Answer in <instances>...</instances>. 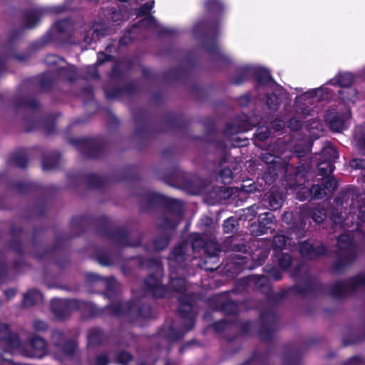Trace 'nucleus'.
<instances>
[{
	"label": "nucleus",
	"mask_w": 365,
	"mask_h": 365,
	"mask_svg": "<svg viewBox=\"0 0 365 365\" xmlns=\"http://www.w3.org/2000/svg\"><path fill=\"white\" fill-rule=\"evenodd\" d=\"M39 21V15L36 11H31L24 15V25L29 29L34 27Z\"/></svg>",
	"instance_id": "obj_32"
},
{
	"label": "nucleus",
	"mask_w": 365,
	"mask_h": 365,
	"mask_svg": "<svg viewBox=\"0 0 365 365\" xmlns=\"http://www.w3.org/2000/svg\"><path fill=\"white\" fill-rule=\"evenodd\" d=\"M259 209V206L257 205H253L250 207H248L247 208L242 210V213L240 215V218H243L245 220L251 221L256 216Z\"/></svg>",
	"instance_id": "obj_34"
},
{
	"label": "nucleus",
	"mask_w": 365,
	"mask_h": 365,
	"mask_svg": "<svg viewBox=\"0 0 365 365\" xmlns=\"http://www.w3.org/2000/svg\"><path fill=\"white\" fill-rule=\"evenodd\" d=\"M33 327L36 331H45L48 328L47 324L42 320H34L33 322Z\"/></svg>",
	"instance_id": "obj_58"
},
{
	"label": "nucleus",
	"mask_w": 365,
	"mask_h": 365,
	"mask_svg": "<svg viewBox=\"0 0 365 365\" xmlns=\"http://www.w3.org/2000/svg\"><path fill=\"white\" fill-rule=\"evenodd\" d=\"M140 267L153 269L155 274H150L145 280V287L155 297H163L168 293V289L161 283L163 267L160 261L157 259H149L140 263Z\"/></svg>",
	"instance_id": "obj_6"
},
{
	"label": "nucleus",
	"mask_w": 365,
	"mask_h": 365,
	"mask_svg": "<svg viewBox=\"0 0 365 365\" xmlns=\"http://www.w3.org/2000/svg\"><path fill=\"white\" fill-rule=\"evenodd\" d=\"M322 155L325 158L324 160L331 161L334 163V160L339 158V153L335 148L329 146L323 149Z\"/></svg>",
	"instance_id": "obj_39"
},
{
	"label": "nucleus",
	"mask_w": 365,
	"mask_h": 365,
	"mask_svg": "<svg viewBox=\"0 0 365 365\" xmlns=\"http://www.w3.org/2000/svg\"><path fill=\"white\" fill-rule=\"evenodd\" d=\"M337 188V182L333 178H324L320 185H314L310 189V195L314 199H322L332 194Z\"/></svg>",
	"instance_id": "obj_16"
},
{
	"label": "nucleus",
	"mask_w": 365,
	"mask_h": 365,
	"mask_svg": "<svg viewBox=\"0 0 365 365\" xmlns=\"http://www.w3.org/2000/svg\"><path fill=\"white\" fill-rule=\"evenodd\" d=\"M272 333V327H264L260 330L259 335L262 339L267 340V339H268V338H269L271 336Z\"/></svg>",
	"instance_id": "obj_61"
},
{
	"label": "nucleus",
	"mask_w": 365,
	"mask_h": 365,
	"mask_svg": "<svg viewBox=\"0 0 365 365\" xmlns=\"http://www.w3.org/2000/svg\"><path fill=\"white\" fill-rule=\"evenodd\" d=\"M205 6L210 11H218L223 7L222 4L219 0H207Z\"/></svg>",
	"instance_id": "obj_49"
},
{
	"label": "nucleus",
	"mask_w": 365,
	"mask_h": 365,
	"mask_svg": "<svg viewBox=\"0 0 365 365\" xmlns=\"http://www.w3.org/2000/svg\"><path fill=\"white\" fill-rule=\"evenodd\" d=\"M109 309L113 315L128 316L132 321L139 317L148 318L151 316V309L148 305L140 306V304L136 302L123 303L117 299L116 302H112Z\"/></svg>",
	"instance_id": "obj_7"
},
{
	"label": "nucleus",
	"mask_w": 365,
	"mask_h": 365,
	"mask_svg": "<svg viewBox=\"0 0 365 365\" xmlns=\"http://www.w3.org/2000/svg\"><path fill=\"white\" fill-rule=\"evenodd\" d=\"M328 82L318 88L311 89L296 97L294 104L297 113L305 116L313 115L316 112L312 106L314 101H327L331 98L333 92L328 88Z\"/></svg>",
	"instance_id": "obj_4"
},
{
	"label": "nucleus",
	"mask_w": 365,
	"mask_h": 365,
	"mask_svg": "<svg viewBox=\"0 0 365 365\" xmlns=\"http://www.w3.org/2000/svg\"><path fill=\"white\" fill-rule=\"evenodd\" d=\"M294 110H296L295 104L294 103ZM301 115L303 118H305L306 116L302 114L301 113H297V111H295V115L292 117L288 123V128L294 131L299 130L302 126V123L301 120L299 118V115Z\"/></svg>",
	"instance_id": "obj_36"
},
{
	"label": "nucleus",
	"mask_w": 365,
	"mask_h": 365,
	"mask_svg": "<svg viewBox=\"0 0 365 365\" xmlns=\"http://www.w3.org/2000/svg\"><path fill=\"white\" fill-rule=\"evenodd\" d=\"M354 141L359 147H365V128H358L354 135Z\"/></svg>",
	"instance_id": "obj_47"
},
{
	"label": "nucleus",
	"mask_w": 365,
	"mask_h": 365,
	"mask_svg": "<svg viewBox=\"0 0 365 365\" xmlns=\"http://www.w3.org/2000/svg\"><path fill=\"white\" fill-rule=\"evenodd\" d=\"M97 260L103 266H110L117 262L113 257L108 253L100 254L97 257Z\"/></svg>",
	"instance_id": "obj_43"
},
{
	"label": "nucleus",
	"mask_w": 365,
	"mask_h": 365,
	"mask_svg": "<svg viewBox=\"0 0 365 365\" xmlns=\"http://www.w3.org/2000/svg\"><path fill=\"white\" fill-rule=\"evenodd\" d=\"M104 334L98 328L91 329L87 335L88 349L94 348L104 340Z\"/></svg>",
	"instance_id": "obj_27"
},
{
	"label": "nucleus",
	"mask_w": 365,
	"mask_h": 365,
	"mask_svg": "<svg viewBox=\"0 0 365 365\" xmlns=\"http://www.w3.org/2000/svg\"><path fill=\"white\" fill-rule=\"evenodd\" d=\"M148 200L150 205H154L162 202L164 197L158 193L151 192L148 195Z\"/></svg>",
	"instance_id": "obj_56"
},
{
	"label": "nucleus",
	"mask_w": 365,
	"mask_h": 365,
	"mask_svg": "<svg viewBox=\"0 0 365 365\" xmlns=\"http://www.w3.org/2000/svg\"><path fill=\"white\" fill-rule=\"evenodd\" d=\"M359 190L354 186H349L344 189L337 199V203L341 205H348L350 201V207L354 215L361 222H365V200H359Z\"/></svg>",
	"instance_id": "obj_11"
},
{
	"label": "nucleus",
	"mask_w": 365,
	"mask_h": 365,
	"mask_svg": "<svg viewBox=\"0 0 365 365\" xmlns=\"http://www.w3.org/2000/svg\"><path fill=\"white\" fill-rule=\"evenodd\" d=\"M128 18V16H122L121 14L118 11H113L112 16L110 17L111 20L116 23V24H119L120 21L125 20Z\"/></svg>",
	"instance_id": "obj_59"
},
{
	"label": "nucleus",
	"mask_w": 365,
	"mask_h": 365,
	"mask_svg": "<svg viewBox=\"0 0 365 365\" xmlns=\"http://www.w3.org/2000/svg\"><path fill=\"white\" fill-rule=\"evenodd\" d=\"M294 289L299 294H302V295H307V294H308L311 292V290L312 289V285L310 283H308L305 286V287H301L297 285V286L294 287Z\"/></svg>",
	"instance_id": "obj_60"
},
{
	"label": "nucleus",
	"mask_w": 365,
	"mask_h": 365,
	"mask_svg": "<svg viewBox=\"0 0 365 365\" xmlns=\"http://www.w3.org/2000/svg\"><path fill=\"white\" fill-rule=\"evenodd\" d=\"M130 237V235H125L123 236V239L120 242V244L123 246H130V247H135L138 246L140 243V240H138L135 242H130L128 240V238Z\"/></svg>",
	"instance_id": "obj_62"
},
{
	"label": "nucleus",
	"mask_w": 365,
	"mask_h": 365,
	"mask_svg": "<svg viewBox=\"0 0 365 365\" xmlns=\"http://www.w3.org/2000/svg\"><path fill=\"white\" fill-rule=\"evenodd\" d=\"M354 81V76L351 73H339L335 78L329 80L328 84L338 85L341 88H349Z\"/></svg>",
	"instance_id": "obj_26"
},
{
	"label": "nucleus",
	"mask_w": 365,
	"mask_h": 365,
	"mask_svg": "<svg viewBox=\"0 0 365 365\" xmlns=\"http://www.w3.org/2000/svg\"><path fill=\"white\" fill-rule=\"evenodd\" d=\"M339 95L344 104L354 103L358 99L357 91L353 87L341 88Z\"/></svg>",
	"instance_id": "obj_29"
},
{
	"label": "nucleus",
	"mask_w": 365,
	"mask_h": 365,
	"mask_svg": "<svg viewBox=\"0 0 365 365\" xmlns=\"http://www.w3.org/2000/svg\"><path fill=\"white\" fill-rule=\"evenodd\" d=\"M337 245L339 259L334 264V269L336 273H341L356 259V250L350 234L341 235L337 240Z\"/></svg>",
	"instance_id": "obj_8"
},
{
	"label": "nucleus",
	"mask_w": 365,
	"mask_h": 365,
	"mask_svg": "<svg viewBox=\"0 0 365 365\" xmlns=\"http://www.w3.org/2000/svg\"><path fill=\"white\" fill-rule=\"evenodd\" d=\"M52 342L56 346H61L62 344L65 341L63 338V334L60 330H55L52 333Z\"/></svg>",
	"instance_id": "obj_51"
},
{
	"label": "nucleus",
	"mask_w": 365,
	"mask_h": 365,
	"mask_svg": "<svg viewBox=\"0 0 365 365\" xmlns=\"http://www.w3.org/2000/svg\"><path fill=\"white\" fill-rule=\"evenodd\" d=\"M318 168L322 175H327L332 173L334 166L332 162L324 160L319 164Z\"/></svg>",
	"instance_id": "obj_41"
},
{
	"label": "nucleus",
	"mask_w": 365,
	"mask_h": 365,
	"mask_svg": "<svg viewBox=\"0 0 365 365\" xmlns=\"http://www.w3.org/2000/svg\"><path fill=\"white\" fill-rule=\"evenodd\" d=\"M137 27H145L147 29H155L157 26L156 20L153 16L148 15L143 19L140 21L137 24Z\"/></svg>",
	"instance_id": "obj_42"
},
{
	"label": "nucleus",
	"mask_w": 365,
	"mask_h": 365,
	"mask_svg": "<svg viewBox=\"0 0 365 365\" xmlns=\"http://www.w3.org/2000/svg\"><path fill=\"white\" fill-rule=\"evenodd\" d=\"M206 50L212 54H215L217 56V60H222L226 62H229L230 61V58L228 54L226 53L224 49H222L216 43H212L206 46Z\"/></svg>",
	"instance_id": "obj_31"
},
{
	"label": "nucleus",
	"mask_w": 365,
	"mask_h": 365,
	"mask_svg": "<svg viewBox=\"0 0 365 365\" xmlns=\"http://www.w3.org/2000/svg\"><path fill=\"white\" fill-rule=\"evenodd\" d=\"M191 245L185 242L175 247L168 257L170 274V287L175 292L183 294L179 297L180 302L178 311L183 319L182 329L176 331L172 326H165L159 331L160 341L157 348L152 351V355L158 351L167 352L168 344L175 341L183 336L185 332L191 330L195 325L196 312L192 304V296L187 290L186 281L178 274L184 273L185 262L197 258L202 250L210 257L216 256L220 251L214 235L202 237L198 233L191 235Z\"/></svg>",
	"instance_id": "obj_1"
},
{
	"label": "nucleus",
	"mask_w": 365,
	"mask_h": 365,
	"mask_svg": "<svg viewBox=\"0 0 365 365\" xmlns=\"http://www.w3.org/2000/svg\"><path fill=\"white\" fill-rule=\"evenodd\" d=\"M51 83V81L50 79L49 73H45L42 76V79L41 81V87L43 89H46L48 88Z\"/></svg>",
	"instance_id": "obj_64"
},
{
	"label": "nucleus",
	"mask_w": 365,
	"mask_h": 365,
	"mask_svg": "<svg viewBox=\"0 0 365 365\" xmlns=\"http://www.w3.org/2000/svg\"><path fill=\"white\" fill-rule=\"evenodd\" d=\"M305 128L308 135L303 140L302 148H294V153L297 154V157H302L309 151L312 140L317 139L320 136L323 130V125L318 120H313L310 123L306 125Z\"/></svg>",
	"instance_id": "obj_14"
},
{
	"label": "nucleus",
	"mask_w": 365,
	"mask_h": 365,
	"mask_svg": "<svg viewBox=\"0 0 365 365\" xmlns=\"http://www.w3.org/2000/svg\"><path fill=\"white\" fill-rule=\"evenodd\" d=\"M91 281L99 282L106 287V295L108 298H111L115 293L117 283L113 277H103L97 274L91 273L88 276Z\"/></svg>",
	"instance_id": "obj_22"
},
{
	"label": "nucleus",
	"mask_w": 365,
	"mask_h": 365,
	"mask_svg": "<svg viewBox=\"0 0 365 365\" xmlns=\"http://www.w3.org/2000/svg\"><path fill=\"white\" fill-rule=\"evenodd\" d=\"M51 309L56 317L63 319L75 310L93 309V304L76 299H53L51 302Z\"/></svg>",
	"instance_id": "obj_10"
},
{
	"label": "nucleus",
	"mask_w": 365,
	"mask_h": 365,
	"mask_svg": "<svg viewBox=\"0 0 365 365\" xmlns=\"http://www.w3.org/2000/svg\"><path fill=\"white\" fill-rule=\"evenodd\" d=\"M153 6H154V1H150L146 2L140 9H138V10L137 11V16H141L143 15L148 14L150 11L153 9Z\"/></svg>",
	"instance_id": "obj_54"
},
{
	"label": "nucleus",
	"mask_w": 365,
	"mask_h": 365,
	"mask_svg": "<svg viewBox=\"0 0 365 365\" xmlns=\"http://www.w3.org/2000/svg\"><path fill=\"white\" fill-rule=\"evenodd\" d=\"M131 359V355L126 351L120 352L116 356L117 363L121 365H126Z\"/></svg>",
	"instance_id": "obj_52"
},
{
	"label": "nucleus",
	"mask_w": 365,
	"mask_h": 365,
	"mask_svg": "<svg viewBox=\"0 0 365 365\" xmlns=\"http://www.w3.org/2000/svg\"><path fill=\"white\" fill-rule=\"evenodd\" d=\"M216 178L225 185L230 183L232 180V173L230 168H225L220 171Z\"/></svg>",
	"instance_id": "obj_37"
},
{
	"label": "nucleus",
	"mask_w": 365,
	"mask_h": 365,
	"mask_svg": "<svg viewBox=\"0 0 365 365\" xmlns=\"http://www.w3.org/2000/svg\"><path fill=\"white\" fill-rule=\"evenodd\" d=\"M299 216L301 219V227L304 226L307 220L310 217L316 223L322 222L326 217L327 213L324 207L321 204L312 207L309 205H303L299 207Z\"/></svg>",
	"instance_id": "obj_15"
},
{
	"label": "nucleus",
	"mask_w": 365,
	"mask_h": 365,
	"mask_svg": "<svg viewBox=\"0 0 365 365\" xmlns=\"http://www.w3.org/2000/svg\"><path fill=\"white\" fill-rule=\"evenodd\" d=\"M350 166L355 169L365 168V160L359 158H355L350 161Z\"/></svg>",
	"instance_id": "obj_57"
},
{
	"label": "nucleus",
	"mask_w": 365,
	"mask_h": 365,
	"mask_svg": "<svg viewBox=\"0 0 365 365\" xmlns=\"http://www.w3.org/2000/svg\"><path fill=\"white\" fill-rule=\"evenodd\" d=\"M275 154H271L269 153H264L261 154V159L263 162L267 164L266 170L264 175V180L266 184L271 185L277 178L279 173L286 175L289 170L291 165L289 163V159H287V156L284 159L279 157V154H282L279 150L275 151Z\"/></svg>",
	"instance_id": "obj_5"
},
{
	"label": "nucleus",
	"mask_w": 365,
	"mask_h": 365,
	"mask_svg": "<svg viewBox=\"0 0 365 365\" xmlns=\"http://www.w3.org/2000/svg\"><path fill=\"white\" fill-rule=\"evenodd\" d=\"M252 76H255L257 81L255 88L257 91L269 92L266 96V105L269 110L276 111L281 105L287 106L290 103L289 93L272 79L269 71L264 68L252 66L240 67L232 81L239 85Z\"/></svg>",
	"instance_id": "obj_2"
},
{
	"label": "nucleus",
	"mask_w": 365,
	"mask_h": 365,
	"mask_svg": "<svg viewBox=\"0 0 365 365\" xmlns=\"http://www.w3.org/2000/svg\"><path fill=\"white\" fill-rule=\"evenodd\" d=\"M237 225V220L234 217H229L223 222V230L225 233H231L235 230Z\"/></svg>",
	"instance_id": "obj_45"
},
{
	"label": "nucleus",
	"mask_w": 365,
	"mask_h": 365,
	"mask_svg": "<svg viewBox=\"0 0 365 365\" xmlns=\"http://www.w3.org/2000/svg\"><path fill=\"white\" fill-rule=\"evenodd\" d=\"M183 215V205L180 200L170 199L168 210L160 217V226L163 230L175 228L180 222Z\"/></svg>",
	"instance_id": "obj_13"
},
{
	"label": "nucleus",
	"mask_w": 365,
	"mask_h": 365,
	"mask_svg": "<svg viewBox=\"0 0 365 365\" xmlns=\"http://www.w3.org/2000/svg\"><path fill=\"white\" fill-rule=\"evenodd\" d=\"M0 340L4 341L11 350L19 349L21 354L29 358L40 359L47 354L45 340L38 336H33L25 345L21 348V342L16 334L11 333L9 327L0 322Z\"/></svg>",
	"instance_id": "obj_3"
},
{
	"label": "nucleus",
	"mask_w": 365,
	"mask_h": 365,
	"mask_svg": "<svg viewBox=\"0 0 365 365\" xmlns=\"http://www.w3.org/2000/svg\"><path fill=\"white\" fill-rule=\"evenodd\" d=\"M269 135V128L264 125L259 126L257 129L255 136L259 140H264L267 139Z\"/></svg>",
	"instance_id": "obj_50"
},
{
	"label": "nucleus",
	"mask_w": 365,
	"mask_h": 365,
	"mask_svg": "<svg viewBox=\"0 0 365 365\" xmlns=\"http://www.w3.org/2000/svg\"><path fill=\"white\" fill-rule=\"evenodd\" d=\"M13 163L19 168H25L28 160L24 155L17 154L13 157Z\"/></svg>",
	"instance_id": "obj_53"
},
{
	"label": "nucleus",
	"mask_w": 365,
	"mask_h": 365,
	"mask_svg": "<svg viewBox=\"0 0 365 365\" xmlns=\"http://www.w3.org/2000/svg\"><path fill=\"white\" fill-rule=\"evenodd\" d=\"M365 288V274H360L347 282L339 281L329 287L328 294L334 298H341L349 293Z\"/></svg>",
	"instance_id": "obj_12"
},
{
	"label": "nucleus",
	"mask_w": 365,
	"mask_h": 365,
	"mask_svg": "<svg viewBox=\"0 0 365 365\" xmlns=\"http://www.w3.org/2000/svg\"><path fill=\"white\" fill-rule=\"evenodd\" d=\"M109 363L108 357L106 354H98L94 359H89V365H108Z\"/></svg>",
	"instance_id": "obj_48"
},
{
	"label": "nucleus",
	"mask_w": 365,
	"mask_h": 365,
	"mask_svg": "<svg viewBox=\"0 0 365 365\" xmlns=\"http://www.w3.org/2000/svg\"><path fill=\"white\" fill-rule=\"evenodd\" d=\"M272 127L275 131H280L284 128V123L280 119H276L272 122Z\"/></svg>",
	"instance_id": "obj_63"
},
{
	"label": "nucleus",
	"mask_w": 365,
	"mask_h": 365,
	"mask_svg": "<svg viewBox=\"0 0 365 365\" xmlns=\"http://www.w3.org/2000/svg\"><path fill=\"white\" fill-rule=\"evenodd\" d=\"M59 348L66 355H71L76 349V344L73 341H64Z\"/></svg>",
	"instance_id": "obj_46"
},
{
	"label": "nucleus",
	"mask_w": 365,
	"mask_h": 365,
	"mask_svg": "<svg viewBox=\"0 0 365 365\" xmlns=\"http://www.w3.org/2000/svg\"><path fill=\"white\" fill-rule=\"evenodd\" d=\"M71 28V22L68 19H63L55 23L52 28V32L63 34L68 32Z\"/></svg>",
	"instance_id": "obj_33"
},
{
	"label": "nucleus",
	"mask_w": 365,
	"mask_h": 365,
	"mask_svg": "<svg viewBox=\"0 0 365 365\" xmlns=\"http://www.w3.org/2000/svg\"><path fill=\"white\" fill-rule=\"evenodd\" d=\"M282 195L276 189L272 188L269 192L264 194L261 203L267 209L277 210L282 207Z\"/></svg>",
	"instance_id": "obj_20"
},
{
	"label": "nucleus",
	"mask_w": 365,
	"mask_h": 365,
	"mask_svg": "<svg viewBox=\"0 0 365 365\" xmlns=\"http://www.w3.org/2000/svg\"><path fill=\"white\" fill-rule=\"evenodd\" d=\"M43 299V294L36 289H29L23 296V304L26 307H30L41 302Z\"/></svg>",
	"instance_id": "obj_25"
},
{
	"label": "nucleus",
	"mask_w": 365,
	"mask_h": 365,
	"mask_svg": "<svg viewBox=\"0 0 365 365\" xmlns=\"http://www.w3.org/2000/svg\"><path fill=\"white\" fill-rule=\"evenodd\" d=\"M60 163V156L58 153L53 152L43 156L42 168L43 170H51L58 167Z\"/></svg>",
	"instance_id": "obj_28"
},
{
	"label": "nucleus",
	"mask_w": 365,
	"mask_h": 365,
	"mask_svg": "<svg viewBox=\"0 0 365 365\" xmlns=\"http://www.w3.org/2000/svg\"><path fill=\"white\" fill-rule=\"evenodd\" d=\"M299 252L304 258L312 259L324 255L326 248L321 244L313 245L309 241H304L299 245Z\"/></svg>",
	"instance_id": "obj_17"
},
{
	"label": "nucleus",
	"mask_w": 365,
	"mask_h": 365,
	"mask_svg": "<svg viewBox=\"0 0 365 365\" xmlns=\"http://www.w3.org/2000/svg\"><path fill=\"white\" fill-rule=\"evenodd\" d=\"M107 34L108 30L103 24L101 23H95L92 28L86 31L82 41L87 44H90L93 41H96Z\"/></svg>",
	"instance_id": "obj_21"
},
{
	"label": "nucleus",
	"mask_w": 365,
	"mask_h": 365,
	"mask_svg": "<svg viewBox=\"0 0 365 365\" xmlns=\"http://www.w3.org/2000/svg\"><path fill=\"white\" fill-rule=\"evenodd\" d=\"M251 283H255L257 288L263 289L269 288V281L266 276H253L250 279Z\"/></svg>",
	"instance_id": "obj_40"
},
{
	"label": "nucleus",
	"mask_w": 365,
	"mask_h": 365,
	"mask_svg": "<svg viewBox=\"0 0 365 365\" xmlns=\"http://www.w3.org/2000/svg\"><path fill=\"white\" fill-rule=\"evenodd\" d=\"M200 227L203 230V232L200 234L202 237L214 235L216 229V225L212 218L209 217H203L200 222Z\"/></svg>",
	"instance_id": "obj_30"
},
{
	"label": "nucleus",
	"mask_w": 365,
	"mask_h": 365,
	"mask_svg": "<svg viewBox=\"0 0 365 365\" xmlns=\"http://www.w3.org/2000/svg\"><path fill=\"white\" fill-rule=\"evenodd\" d=\"M214 302L217 304V309L229 314H235L238 311L237 304L230 300H227L226 295H219L214 297Z\"/></svg>",
	"instance_id": "obj_23"
},
{
	"label": "nucleus",
	"mask_w": 365,
	"mask_h": 365,
	"mask_svg": "<svg viewBox=\"0 0 365 365\" xmlns=\"http://www.w3.org/2000/svg\"><path fill=\"white\" fill-rule=\"evenodd\" d=\"M277 257L279 265L282 269H287L292 262V257L289 254L277 252Z\"/></svg>",
	"instance_id": "obj_38"
},
{
	"label": "nucleus",
	"mask_w": 365,
	"mask_h": 365,
	"mask_svg": "<svg viewBox=\"0 0 365 365\" xmlns=\"http://www.w3.org/2000/svg\"><path fill=\"white\" fill-rule=\"evenodd\" d=\"M259 122L258 119L255 118H250L246 115H242L236 119L232 123L228 124L225 128V134L230 138L232 141V145L235 146H244L247 143V140H242L235 136L238 133L247 132L251 130Z\"/></svg>",
	"instance_id": "obj_9"
},
{
	"label": "nucleus",
	"mask_w": 365,
	"mask_h": 365,
	"mask_svg": "<svg viewBox=\"0 0 365 365\" xmlns=\"http://www.w3.org/2000/svg\"><path fill=\"white\" fill-rule=\"evenodd\" d=\"M45 63L48 66H58V67L55 69L56 73L59 76H64L69 81H73L75 78L73 73H68V68H64L63 66V60L59 56L53 54H49L46 56L45 58ZM73 67H71V73H73Z\"/></svg>",
	"instance_id": "obj_19"
},
{
	"label": "nucleus",
	"mask_w": 365,
	"mask_h": 365,
	"mask_svg": "<svg viewBox=\"0 0 365 365\" xmlns=\"http://www.w3.org/2000/svg\"><path fill=\"white\" fill-rule=\"evenodd\" d=\"M289 240H290L284 235H276L273 239V246L275 249L282 250L285 247L287 244L289 246H291Z\"/></svg>",
	"instance_id": "obj_35"
},
{
	"label": "nucleus",
	"mask_w": 365,
	"mask_h": 365,
	"mask_svg": "<svg viewBox=\"0 0 365 365\" xmlns=\"http://www.w3.org/2000/svg\"><path fill=\"white\" fill-rule=\"evenodd\" d=\"M274 222V216L269 212H266L259 216L258 225H252L250 232L253 235H261L267 233L271 229Z\"/></svg>",
	"instance_id": "obj_18"
},
{
	"label": "nucleus",
	"mask_w": 365,
	"mask_h": 365,
	"mask_svg": "<svg viewBox=\"0 0 365 365\" xmlns=\"http://www.w3.org/2000/svg\"><path fill=\"white\" fill-rule=\"evenodd\" d=\"M266 272L268 273L269 277L273 278L274 280H279L282 278L281 272L276 267H267Z\"/></svg>",
	"instance_id": "obj_55"
},
{
	"label": "nucleus",
	"mask_w": 365,
	"mask_h": 365,
	"mask_svg": "<svg viewBox=\"0 0 365 365\" xmlns=\"http://www.w3.org/2000/svg\"><path fill=\"white\" fill-rule=\"evenodd\" d=\"M169 242V237L168 235H163V236H160L156 237L154 240L153 245L154 248L157 250H163L167 247Z\"/></svg>",
	"instance_id": "obj_44"
},
{
	"label": "nucleus",
	"mask_w": 365,
	"mask_h": 365,
	"mask_svg": "<svg viewBox=\"0 0 365 365\" xmlns=\"http://www.w3.org/2000/svg\"><path fill=\"white\" fill-rule=\"evenodd\" d=\"M351 118V111L349 108L346 109V111L342 115H337L332 118L330 120V128L336 132H340L345 129L346 122Z\"/></svg>",
	"instance_id": "obj_24"
}]
</instances>
